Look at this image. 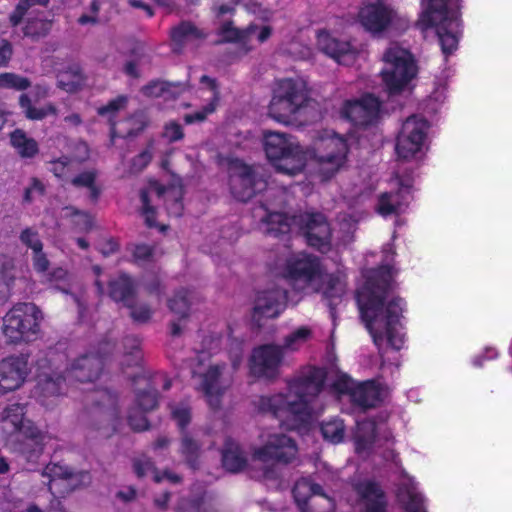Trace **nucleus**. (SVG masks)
Instances as JSON below:
<instances>
[{"instance_id": "1", "label": "nucleus", "mask_w": 512, "mask_h": 512, "mask_svg": "<svg viewBox=\"0 0 512 512\" xmlns=\"http://www.w3.org/2000/svg\"><path fill=\"white\" fill-rule=\"evenodd\" d=\"M325 384L333 394L347 395L362 407L375 406L381 397V391L374 382L356 384L337 368L325 371L308 367L289 382L287 393L262 396L257 401V407L262 412L272 413L281 426L291 430L300 429L321 409L318 396Z\"/></svg>"}, {"instance_id": "2", "label": "nucleus", "mask_w": 512, "mask_h": 512, "mask_svg": "<svg viewBox=\"0 0 512 512\" xmlns=\"http://www.w3.org/2000/svg\"><path fill=\"white\" fill-rule=\"evenodd\" d=\"M394 254L392 244L383 248L382 264L363 273L356 294L361 317L380 352L388 348L398 351L405 343L401 323L404 301L388 293L397 272L392 264Z\"/></svg>"}, {"instance_id": "3", "label": "nucleus", "mask_w": 512, "mask_h": 512, "mask_svg": "<svg viewBox=\"0 0 512 512\" xmlns=\"http://www.w3.org/2000/svg\"><path fill=\"white\" fill-rule=\"evenodd\" d=\"M262 142L271 165L288 175L300 173L313 161L323 179H329L344 166L348 153L346 139L333 131L321 133L310 148L301 146L293 136L276 131H265Z\"/></svg>"}, {"instance_id": "4", "label": "nucleus", "mask_w": 512, "mask_h": 512, "mask_svg": "<svg viewBox=\"0 0 512 512\" xmlns=\"http://www.w3.org/2000/svg\"><path fill=\"white\" fill-rule=\"evenodd\" d=\"M278 270L295 289L322 292L330 305L336 304L346 291L343 273L324 275L319 260L305 253L290 255Z\"/></svg>"}, {"instance_id": "5", "label": "nucleus", "mask_w": 512, "mask_h": 512, "mask_svg": "<svg viewBox=\"0 0 512 512\" xmlns=\"http://www.w3.org/2000/svg\"><path fill=\"white\" fill-rule=\"evenodd\" d=\"M257 215L261 218V230L265 233L277 235L298 229L304 233L310 246L321 252L330 249V227L320 213H304L289 218L283 213L261 208Z\"/></svg>"}, {"instance_id": "6", "label": "nucleus", "mask_w": 512, "mask_h": 512, "mask_svg": "<svg viewBox=\"0 0 512 512\" xmlns=\"http://www.w3.org/2000/svg\"><path fill=\"white\" fill-rule=\"evenodd\" d=\"M220 345L218 338L209 336L203 340L202 348L197 351L196 363L192 366V375L196 389L203 393L208 405L216 409L231 383V376L224 364L212 363L209 357Z\"/></svg>"}, {"instance_id": "7", "label": "nucleus", "mask_w": 512, "mask_h": 512, "mask_svg": "<svg viewBox=\"0 0 512 512\" xmlns=\"http://www.w3.org/2000/svg\"><path fill=\"white\" fill-rule=\"evenodd\" d=\"M260 440L261 444L253 449L251 467L259 469L258 478L274 479L278 465L294 460L298 447L290 436L275 428L263 431Z\"/></svg>"}, {"instance_id": "8", "label": "nucleus", "mask_w": 512, "mask_h": 512, "mask_svg": "<svg viewBox=\"0 0 512 512\" xmlns=\"http://www.w3.org/2000/svg\"><path fill=\"white\" fill-rule=\"evenodd\" d=\"M308 101L307 83L302 78L277 80L272 90L268 115L281 124H291Z\"/></svg>"}, {"instance_id": "9", "label": "nucleus", "mask_w": 512, "mask_h": 512, "mask_svg": "<svg viewBox=\"0 0 512 512\" xmlns=\"http://www.w3.org/2000/svg\"><path fill=\"white\" fill-rule=\"evenodd\" d=\"M2 428L8 435H15L18 442L17 451L28 461L39 457L48 436L34 424L24 418V407L14 404L7 407L2 416Z\"/></svg>"}, {"instance_id": "10", "label": "nucleus", "mask_w": 512, "mask_h": 512, "mask_svg": "<svg viewBox=\"0 0 512 512\" xmlns=\"http://www.w3.org/2000/svg\"><path fill=\"white\" fill-rule=\"evenodd\" d=\"M101 369V360L95 356H85L74 361L69 368L65 370V376L56 373L43 374L40 376L38 390L43 398V404H52L50 398H56L68 393V384H73L74 380L80 382L93 381L99 375Z\"/></svg>"}, {"instance_id": "11", "label": "nucleus", "mask_w": 512, "mask_h": 512, "mask_svg": "<svg viewBox=\"0 0 512 512\" xmlns=\"http://www.w3.org/2000/svg\"><path fill=\"white\" fill-rule=\"evenodd\" d=\"M42 320V312L35 304L18 303L3 317V336L9 343L31 342L38 337Z\"/></svg>"}, {"instance_id": "12", "label": "nucleus", "mask_w": 512, "mask_h": 512, "mask_svg": "<svg viewBox=\"0 0 512 512\" xmlns=\"http://www.w3.org/2000/svg\"><path fill=\"white\" fill-rule=\"evenodd\" d=\"M382 78L390 94L405 90L417 75L413 55L396 43L391 44L383 56Z\"/></svg>"}, {"instance_id": "13", "label": "nucleus", "mask_w": 512, "mask_h": 512, "mask_svg": "<svg viewBox=\"0 0 512 512\" xmlns=\"http://www.w3.org/2000/svg\"><path fill=\"white\" fill-rule=\"evenodd\" d=\"M429 122L420 116L408 117L402 124L396 141V153L405 160H418L428 148Z\"/></svg>"}, {"instance_id": "14", "label": "nucleus", "mask_w": 512, "mask_h": 512, "mask_svg": "<svg viewBox=\"0 0 512 512\" xmlns=\"http://www.w3.org/2000/svg\"><path fill=\"white\" fill-rule=\"evenodd\" d=\"M181 186H170L165 188L156 181L149 182L146 189L141 192L142 214L148 226H155L154 218L156 208L161 204L166 205L167 212L175 217L182 214L183 205Z\"/></svg>"}, {"instance_id": "15", "label": "nucleus", "mask_w": 512, "mask_h": 512, "mask_svg": "<svg viewBox=\"0 0 512 512\" xmlns=\"http://www.w3.org/2000/svg\"><path fill=\"white\" fill-rule=\"evenodd\" d=\"M128 103L126 96H118L111 100L107 105L98 109V114L105 118L111 126V137H129L134 136L144 129L146 122L142 115H138L121 123H117L115 119L123 112Z\"/></svg>"}, {"instance_id": "16", "label": "nucleus", "mask_w": 512, "mask_h": 512, "mask_svg": "<svg viewBox=\"0 0 512 512\" xmlns=\"http://www.w3.org/2000/svg\"><path fill=\"white\" fill-rule=\"evenodd\" d=\"M410 188V180H401L398 177L391 179L388 188L379 193L375 211L383 217L404 212L409 202Z\"/></svg>"}, {"instance_id": "17", "label": "nucleus", "mask_w": 512, "mask_h": 512, "mask_svg": "<svg viewBox=\"0 0 512 512\" xmlns=\"http://www.w3.org/2000/svg\"><path fill=\"white\" fill-rule=\"evenodd\" d=\"M230 174V186L234 196L240 201H247L256 191H261L265 187V182L255 178L252 168L245 165L239 159H233L228 162Z\"/></svg>"}, {"instance_id": "18", "label": "nucleus", "mask_w": 512, "mask_h": 512, "mask_svg": "<svg viewBox=\"0 0 512 512\" xmlns=\"http://www.w3.org/2000/svg\"><path fill=\"white\" fill-rule=\"evenodd\" d=\"M30 372L24 355L8 356L0 361V394L19 389Z\"/></svg>"}, {"instance_id": "19", "label": "nucleus", "mask_w": 512, "mask_h": 512, "mask_svg": "<svg viewBox=\"0 0 512 512\" xmlns=\"http://www.w3.org/2000/svg\"><path fill=\"white\" fill-rule=\"evenodd\" d=\"M283 361V349L276 345H263L254 349L250 358V371L263 378H274Z\"/></svg>"}, {"instance_id": "20", "label": "nucleus", "mask_w": 512, "mask_h": 512, "mask_svg": "<svg viewBox=\"0 0 512 512\" xmlns=\"http://www.w3.org/2000/svg\"><path fill=\"white\" fill-rule=\"evenodd\" d=\"M286 291L279 287L260 290L254 300L253 319L260 322L263 318L278 317L285 309Z\"/></svg>"}, {"instance_id": "21", "label": "nucleus", "mask_w": 512, "mask_h": 512, "mask_svg": "<svg viewBox=\"0 0 512 512\" xmlns=\"http://www.w3.org/2000/svg\"><path fill=\"white\" fill-rule=\"evenodd\" d=\"M381 112L380 101L367 94L358 100L346 101L341 108L342 117L350 120L355 125H369L376 121Z\"/></svg>"}, {"instance_id": "22", "label": "nucleus", "mask_w": 512, "mask_h": 512, "mask_svg": "<svg viewBox=\"0 0 512 512\" xmlns=\"http://www.w3.org/2000/svg\"><path fill=\"white\" fill-rule=\"evenodd\" d=\"M394 18V10L382 0L364 4L358 12V20L366 32H385Z\"/></svg>"}, {"instance_id": "23", "label": "nucleus", "mask_w": 512, "mask_h": 512, "mask_svg": "<svg viewBox=\"0 0 512 512\" xmlns=\"http://www.w3.org/2000/svg\"><path fill=\"white\" fill-rule=\"evenodd\" d=\"M449 0H428L426 8L414 23V28L425 32L430 28H437L436 32L449 31L450 10Z\"/></svg>"}, {"instance_id": "24", "label": "nucleus", "mask_w": 512, "mask_h": 512, "mask_svg": "<svg viewBox=\"0 0 512 512\" xmlns=\"http://www.w3.org/2000/svg\"><path fill=\"white\" fill-rule=\"evenodd\" d=\"M197 80L196 76L190 75L189 81ZM199 88L196 93L200 98L207 102L201 111L185 116V122L191 124L205 120L208 114L215 111L219 101V92L215 81L208 76L202 75L198 78Z\"/></svg>"}, {"instance_id": "25", "label": "nucleus", "mask_w": 512, "mask_h": 512, "mask_svg": "<svg viewBox=\"0 0 512 512\" xmlns=\"http://www.w3.org/2000/svg\"><path fill=\"white\" fill-rule=\"evenodd\" d=\"M320 49L341 64H350L357 52L348 41L335 37L334 34H318Z\"/></svg>"}, {"instance_id": "26", "label": "nucleus", "mask_w": 512, "mask_h": 512, "mask_svg": "<svg viewBox=\"0 0 512 512\" xmlns=\"http://www.w3.org/2000/svg\"><path fill=\"white\" fill-rule=\"evenodd\" d=\"M321 487L312 483L311 480L307 478L300 479L296 482L293 494L295 501L302 512H314L312 510L306 509L307 501L314 496H318V498L313 500V505H320L322 502L327 506V512H330L333 507V501L330 498H327L324 495H320Z\"/></svg>"}, {"instance_id": "27", "label": "nucleus", "mask_w": 512, "mask_h": 512, "mask_svg": "<svg viewBox=\"0 0 512 512\" xmlns=\"http://www.w3.org/2000/svg\"><path fill=\"white\" fill-rule=\"evenodd\" d=\"M397 498L405 512H426L423 496L418 492L414 479L407 474L401 477Z\"/></svg>"}, {"instance_id": "28", "label": "nucleus", "mask_w": 512, "mask_h": 512, "mask_svg": "<svg viewBox=\"0 0 512 512\" xmlns=\"http://www.w3.org/2000/svg\"><path fill=\"white\" fill-rule=\"evenodd\" d=\"M43 477L48 479V487L52 494L62 495L70 491L74 486V476L68 467L57 463L48 464L43 473Z\"/></svg>"}, {"instance_id": "29", "label": "nucleus", "mask_w": 512, "mask_h": 512, "mask_svg": "<svg viewBox=\"0 0 512 512\" xmlns=\"http://www.w3.org/2000/svg\"><path fill=\"white\" fill-rule=\"evenodd\" d=\"M50 0H20L14 10L9 15V21L13 26H17L24 19L27 22L41 20L44 17V11L38 7L47 8Z\"/></svg>"}, {"instance_id": "30", "label": "nucleus", "mask_w": 512, "mask_h": 512, "mask_svg": "<svg viewBox=\"0 0 512 512\" xmlns=\"http://www.w3.org/2000/svg\"><path fill=\"white\" fill-rule=\"evenodd\" d=\"M357 493L360 495L365 512H386V499L380 487L370 481L356 485Z\"/></svg>"}, {"instance_id": "31", "label": "nucleus", "mask_w": 512, "mask_h": 512, "mask_svg": "<svg viewBox=\"0 0 512 512\" xmlns=\"http://www.w3.org/2000/svg\"><path fill=\"white\" fill-rule=\"evenodd\" d=\"M379 430L380 428L372 420L357 423L354 440L355 449L359 455L364 456L368 454L373 446L380 441L376 438Z\"/></svg>"}, {"instance_id": "32", "label": "nucleus", "mask_w": 512, "mask_h": 512, "mask_svg": "<svg viewBox=\"0 0 512 512\" xmlns=\"http://www.w3.org/2000/svg\"><path fill=\"white\" fill-rule=\"evenodd\" d=\"M137 406L141 412H131L128 416L129 425L137 431L147 429L148 423L142 412L154 409L157 405V393L154 389H149L143 393H139L136 398Z\"/></svg>"}, {"instance_id": "33", "label": "nucleus", "mask_w": 512, "mask_h": 512, "mask_svg": "<svg viewBox=\"0 0 512 512\" xmlns=\"http://www.w3.org/2000/svg\"><path fill=\"white\" fill-rule=\"evenodd\" d=\"M222 463L224 468L230 472H239L246 467L253 471L254 477H257L256 473L259 472V469L251 467V463L248 464L247 458L240 446L232 440H228L225 444L222 453Z\"/></svg>"}, {"instance_id": "34", "label": "nucleus", "mask_w": 512, "mask_h": 512, "mask_svg": "<svg viewBox=\"0 0 512 512\" xmlns=\"http://www.w3.org/2000/svg\"><path fill=\"white\" fill-rule=\"evenodd\" d=\"M108 293L114 301L130 306L133 295V283L128 276L120 274L110 280Z\"/></svg>"}, {"instance_id": "35", "label": "nucleus", "mask_w": 512, "mask_h": 512, "mask_svg": "<svg viewBox=\"0 0 512 512\" xmlns=\"http://www.w3.org/2000/svg\"><path fill=\"white\" fill-rule=\"evenodd\" d=\"M314 337L315 329L312 326H298L285 337L281 348L287 351H298Z\"/></svg>"}, {"instance_id": "36", "label": "nucleus", "mask_w": 512, "mask_h": 512, "mask_svg": "<svg viewBox=\"0 0 512 512\" xmlns=\"http://www.w3.org/2000/svg\"><path fill=\"white\" fill-rule=\"evenodd\" d=\"M59 88L67 92H75L84 84V76L78 64H72L57 75Z\"/></svg>"}, {"instance_id": "37", "label": "nucleus", "mask_w": 512, "mask_h": 512, "mask_svg": "<svg viewBox=\"0 0 512 512\" xmlns=\"http://www.w3.org/2000/svg\"><path fill=\"white\" fill-rule=\"evenodd\" d=\"M185 90L183 84L167 83L163 81L151 82L149 85L143 88V93L149 97H160L165 101L175 98L178 94Z\"/></svg>"}, {"instance_id": "38", "label": "nucleus", "mask_w": 512, "mask_h": 512, "mask_svg": "<svg viewBox=\"0 0 512 512\" xmlns=\"http://www.w3.org/2000/svg\"><path fill=\"white\" fill-rule=\"evenodd\" d=\"M19 105L30 120H42L47 116L56 115L57 109L52 103H47L42 107H35L32 105V98L27 94L23 93L19 97Z\"/></svg>"}, {"instance_id": "39", "label": "nucleus", "mask_w": 512, "mask_h": 512, "mask_svg": "<svg viewBox=\"0 0 512 512\" xmlns=\"http://www.w3.org/2000/svg\"><path fill=\"white\" fill-rule=\"evenodd\" d=\"M134 470L138 477H145L151 474L155 482L167 480L169 482L176 483L179 481V477L173 473L165 471L163 474H160L157 472L152 462L145 457L135 460Z\"/></svg>"}, {"instance_id": "40", "label": "nucleus", "mask_w": 512, "mask_h": 512, "mask_svg": "<svg viewBox=\"0 0 512 512\" xmlns=\"http://www.w3.org/2000/svg\"><path fill=\"white\" fill-rule=\"evenodd\" d=\"M11 144L21 157L30 158L38 152L37 142L21 130H16L11 134Z\"/></svg>"}, {"instance_id": "41", "label": "nucleus", "mask_w": 512, "mask_h": 512, "mask_svg": "<svg viewBox=\"0 0 512 512\" xmlns=\"http://www.w3.org/2000/svg\"><path fill=\"white\" fill-rule=\"evenodd\" d=\"M269 34H233V37L229 41L235 46L238 53H246L252 47L254 43H263L266 41Z\"/></svg>"}, {"instance_id": "42", "label": "nucleus", "mask_w": 512, "mask_h": 512, "mask_svg": "<svg viewBox=\"0 0 512 512\" xmlns=\"http://www.w3.org/2000/svg\"><path fill=\"white\" fill-rule=\"evenodd\" d=\"M321 432L326 440L339 443L344 437L345 426L341 419L332 418L322 423Z\"/></svg>"}, {"instance_id": "43", "label": "nucleus", "mask_w": 512, "mask_h": 512, "mask_svg": "<svg viewBox=\"0 0 512 512\" xmlns=\"http://www.w3.org/2000/svg\"><path fill=\"white\" fill-rule=\"evenodd\" d=\"M19 270L15 265V260L9 256L0 257V283H3L7 290L11 289Z\"/></svg>"}, {"instance_id": "44", "label": "nucleus", "mask_w": 512, "mask_h": 512, "mask_svg": "<svg viewBox=\"0 0 512 512\" xmlns=\"http://www.w3.org/2000/svg\"><path fill=\"white\" fill-rule=\"evenodd\" d=\"M170 310L179 316V321L188 315L190 301L188 298V291L182 289L175 293V295L169 299Z\"/></svg>"}, {"instance_id": "45", "label": "nucleus", "mask_w": 512, "mask_h": 512, "mask_svg": "<svg viewBox=\"0 0 512 512\" xmlns=\"http://www.w3.org/2000/svg\"><path fill=\"white\" fill-rule=\"evenodd\" d=\"M96 174L94 171H86L72 179V184L78 188H86L89 196L96 199L100 193L99 187L95 183Z\"/></svg>"}, {"instance_id": "46", "label": "nucleus", "mask_w": 512, "mask_h": 512, "mask_svg": "<svg viewBox=\"0 0 512 512\" xmlns=\"http://www.w3.org/2000/svg\"><path fill=\"white\" fill-rule=\"evenodd\" d=\"M30 85L31 83L28 78L18 74L9 72L0 74V88L22 91L30 87Z\"/></svg>"}, {"instance_id": "47", "label": "nucleus", "mask_w": 512, "mask_h": 512, "mask_svg": "<svg viewBox=\"0 0 512 512\" xmlns=\"http://www.w3.org/2000/svg\"><path fill=\"white\" fill-rule=\"evenodd\" d=\"M360 218V214H343L338 218L340 230L343 233L342 241L344 244L351 241L352 234Z\"/></svg>"}, {"instance_id": "48", "label": "nucleus", "mask_w": 512, "mask_h": 512, "mask_svg": "<svg viewBox=\"0 0 512 512\" xmlns=\"http://www.w3.org/2000/svg\"><path fill=\"white\" fill-rule=\"evenodd\" d=\"M442 53L447 57L458 47L459 38L457 34H437Z\"/></svg>"}, {"instance_id": "49", "label": "nucleus", "mask_w": 512, "mask_h": 512, "mask_svg": "<svg viewBox=\"0 0 512 512\" xmlns=\"http://www.w3.org/2000/svg\"><path fill=\"white\" fill-rule=\"evenodd\" d=\"M21 242L29 247L32 252L43 250L42 242L34 230L27 228L20 235Z\"/></svg>"}, {"instance_id": "50", "label": "nucleus", "mask_w": 512, "mask_h": 512, "mask_svg": "<svg viewBox=\"0 0 512 512\" xmlns=\"http://www.w3.org/2000/svg\"><path fill=\"white\" fill-rule=\"evenodd\" d=\"M171 415L181 428H183L190 421L189 407L183 403L171 406Z\"/></svg>"}, {"instance_id": "51", "label": "nucleus", "mask_w": 512, "mask_h": 512, "mask_svg": "<svg viewBox=\"0 0 512 512\" xmlns=\"http://www.w3.org/2000/svg\"><path fill=\"white\" fill-rule=\"evenodd\" d=\"M50 171L58 178L66 176L67 172L71 169L73 164L72 160L65 157H61L57 160L52 161Z\"/></svg>"}, {"instance_id": "52", "label": "nucleus", "mask_w": 512, "mask_h": 512, "mask_svg": "<svg viewBox=\"0 0 512 512\" xmlns=\"http://www.w3.org/2000/svg\"><path fill=\"white\" fill-rule=\"evenodd\" d=\"M151 159L152 152L150 148H147L133 159L130 167V173H138L142 171L149 164Z\"/></svg>"}, {"instance_id": "53", "label": "nucleus", "mask_w": 512, "mask_h": 512, "mask_svg": "<svg viewBox=\"0 0 512 512\" xmlns=\"http://www.w3.org/2000/svg\"><path fill=\"white\" fill-rule=\"evenodd\" d=\"M44 190V184L40 180L33 178L25 190V200L28 202L36 200L44 194Z\"/></svg>"}, {"instance_id": "54", "label": "nucleus", "mask_w": 512, "mask_h": 512, "mask_svg": "<svg viewBox=\"0 0 512 512\" xmlns=\"http://www.w3.org/2000/svg\"><path fill=\"white\" fill-rule=\"evenodd\" d=\"M32 264L34 270L37 273L41 274V277H43L47 273L49 268V261L46 257V254L42 250L33 252Z\"/></svg>"}, {"instance_id": "55", "label": "nucleus", "mask_w": 512, "mask_h": 512, "mask_svg": "<svg viewBox=\"0 0 512 512\" xmlns=\"http://www.w3.org/2000/svg\"><path fill=\"white\" fill-rule=\"evenodd\" d=\"M163 136L173 142L180 140L183 137V131L181 126L176 122H169L166 124L163 132Z\"/></svg>"}, {"instance_id": "56", "label": "nucleus", "mask_w": 512, "mask_h": 512, "mask_svg": "<svg viewBox=\"0 0 512 512\" xmlns=\"http://www.w3.org/2000/svg\"><path fill=\"white\" fill-rule=\"evenodd\" d=\"M73 223L80 231L89 230L93 225V218L84 212H76L73 216Z\"/></svg>"}, {"instance_id": "57", "label": "nucleus", "mask_w": 512, "mask_h": 512, "mask_svg": "<svg viewBox=\"0 0 512 512\" xmlns=\"http://www.w3.org/2000/svg\"><path fill=\"white\" fill-rule=\"evenodd\" d=\"M131 308V316L135 321L145 322L151 316V310L143 304L129 306Z\"/></svg>"}, {"instance_id": "58", "label": "nucleus", "mask_w": 512, "mask_h": 512, "mask_svg": "<svg viewBox=\"0 0 512 512\" xmlns=\"http://www.w3.org/2000/svg\"><path fill=\"white\" fill-rule=\"evenodd\" d=\"M181 450L182 453L186 456L187 461L192 464V458L194 455H196L198 446L192 441V439L185 436L182 439Z\"/></svg>"}, {"instance_id": "59", "label": "nucleus", "mask_w": 512, "mask_h": 512, "mask_svg": "<svg viewBox=\"0 0 512 512\" xmlns=\"http://www.w3.org/2000/svg\"><path fill=\"white\" fill-rule=\"evenodd\" d=\"M445 98H446L445 84L437 85L429 97V101L435 103V105H433L431 109L436 110L437 106L444 102Z\"/></svg>"}, {"instance_id": "60", "label": "nucleus", "mask_w": 512, "mask_h": 512, "mask_svg": "<svg viewBox=\"0 0 512 512\" xmlns=\"http://www.w3.org/2000/svg\"><path fill=\"white\" fill-rule=\"evenodd\" d=\"M498 352L493 347H487L484 352L473 359V365L475 367H481L484 364V360H493L497 358Z\"/></svg>"}, {"instance_id": "61", "label": "nucleus", "mask_w": 512, "mask_h": 512, "mask_svg": "<svg viewBox=\"0 0 512 512\" xmlns=\"http://www.w3.org/2000/svg\"><path fill=\"white\" fill-rule=\"evenodd\" d=\"M12 56L10 43L0 37V67L6 66Z\"/></svg>"}, {"instance_id": "62", "label": "nucleus", "mask_w": 512, "mask_h": 512, "mask_svg": "<svg viewBox=\"0 0 512 512\" xmlns=\"http://www.w3.org/2000/svg\"><path fill=\"white\" fill-rule=\"evenodd\" d=\"M133 256L137 262L145 261L152 256V249L147 245H137L133 250Z\"/></svg>"}, {"instance_id": "63", "label": "nucleus", "mask_w": 512, "mask_h": 512, "mask_svg": "<svg viewBox=\"0 0 512 512\" xmlns=\"http://www.w3.org/2000/svg\"><path fill=\"white\" fill-rule=\"evenodd\" d=\"M67 276V272L62 268H56L52 272H48L42 277V282L53 283L63 280Z\"/></svg>"}, {"instance_id": "64", "label": "nucleus", "mask_w": 512, "mask_h": 512, "mask_svg": "<svg viewBox=\"0 0 512 512\" xmlns=\"http://www.w3.org/2000/svg\"><path fill=\"white\" fill-rule=\"evenodd\" d=\"M89 156V149L87 144L78 143L75 146V154L71 158L72 162H82L86 160Z\"/></svg>"}]
</instances>
